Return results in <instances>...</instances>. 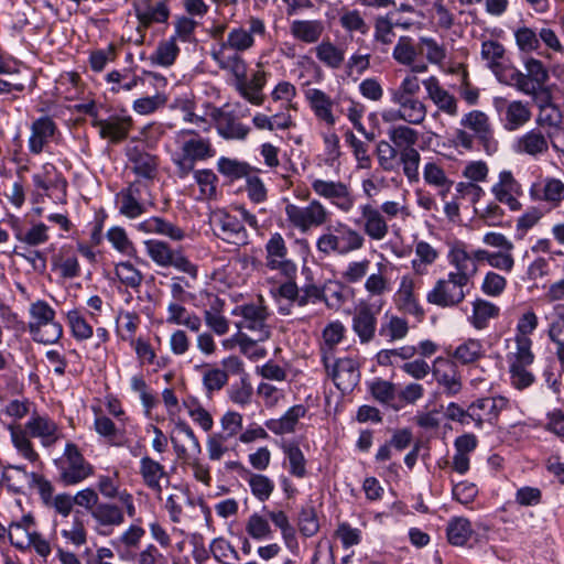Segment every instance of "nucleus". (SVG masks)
Returning a JSON list of instances; mask_svg holds the SVG:
<instances>
[{"instance_id":"f257e3e1","label":"nucleus","mask_w":564,"mask_h":564,"mask_svg":"<svg viewBox=\"0 0 564 564\" xmlns=\"http://www.w3.org/2000/svg\"><path fill=\"white\" fill-rule=\"evenodd\" d=\"M264 35L263 20L251 17L245 23L230 28L226 39L212 48L210 56L223 70H242V64L246 62L241 53L251 50L257 37Z\"/></svg>"},{"instance_id":"f03ea898","label":"nucleus","mask_w":564,"mask_h":564,"mask_svg":"<svg viewBox=\"0 0 564 564\" xmlns=\"http://www.w3.org/2000/svg\"><path fill=\"white\" fill-rule=\"evenodd\" d=\"M9 431L17 452L32 464H40L41 462L31 437L39 438L44 447L53 446L62 437L57 423L50 416L37 413L31 415L24 427L10 425Z\"/></svg>"},{"instance_id":"7ed1b4c3","label":"nucleus","mask_w":564,"mask_h":564,"mask_svg":"<svg viewBox=\"0 0 564 564\" xmlns=\"http://www.w3.org/2000/svg\"><path fill=\"white\" fill-rule=\"evenodd\" d=\"M425 54L429 63L440 65L446 58V50L435 39L431 36H421L415 41L412 36L402 35L398 39L393 51V59L402 65L410 67L412 73H426L427 63L419 61L421 54Z\"/></svg>"},{"instance_id":"20e7f679","label":"nucleus","mask_w":564,"mask_h":564,"mask_svg":"<svg viewBox=\"0 0 564 564\" xmlns=\"http://www.w3.org/2000/svg\"><path fill=\"white\" fill-rule=\"evenodd\" d=\"M366 242L361 231L344 221L328 225L316 240V249L325 257L347 256L364 248Z\"/></svg>"},{"instance_id":"39448f33","label":"nucleus","mask_w":564,"mask_h":564,"mask_svg":"<svg viewBox=\"0 0 564 564\" xmlns=\"http://www.w3.org/2000/svg\"><path fill=\"white\" fill-rule=\"evenodd\" d=\"M232 315L241 317V321L237 323L239 329L249 330L253 336H257L258 340L270 338L271 327L268 325L270 314L262 296H259L256 302L236 306Z\"/></svg>"},{"instance_id":"423d86ee","label":"nucleus","mask_w":564,"mask_h":564,"mask_svg":"<svg viewBox=\"0 0 564 564\" xmlns=\"http://www.w3.org/2000/svg\"><path fill=\"white\" fill-rule=\"evenodd\" d=\"M539 113L535 122L546 129L547 138L554 150L564 153V127L561 110L551 101L550 93L539 95Z\"/></svg>"},{"instance_id":"0eeeda50","label":"nucleus","mask_w":564,"mask_h":564,"mask_svg":"<svg viewBox=\"0 0 564 564\" xmlns=\"http://www.w3.org/2000/svg\"><path fill=\"white\" fill-rule=\"evenodd\" d=\"M284 212L289 224L301 232L325 225L330 216L327 208L317 199H312L306 206L288 203Z\"/></svg>"},{"instance_id":"6e6552de","label":"nucleus","mask_w":564,"mask_h":564,"mask_svg":"<svg viewBox=\"0 0 564 564\" xmlns=\"http://www.w3.org/2000/svg\"><path fill=\"white\" fill-rule=\"evenodd\" d=\"M467 285V283L448 273L446 278L438 279L434 283L433 288L426 293V301L442 308L455 307L465 300Z\"/></svg>"},{"instance_id":"1a4fd4ad","label":"nucleus","mask_w":564,"mask_h":564,"mask_svg":"<svg viewBox=\"0 0 564 564\" xmlns=\"http://www.w3.org/2000/svg\"><path fill=\"white\" fill-rule=\"evenodd\" d=\"M313 192L321 198L330 202L341 213H349L356 203L350 186L341 181L313 178L311 182Z\"/></svg>"},{"instance_id":"9d476101","label":"nucleus","mask_w":564,"mask_h":564,"mask_svg":"<svg viewBox=\"0 0 564 564\" xmlns=\"http://www.w3.org/2000/svg\"><path fill=\"white\" fill-rule=\"evenodd\" d=\"M61 480L67 485H76L93 475V466L84 458L74 443H67L64 456L58 465Z\"/></svg>"},{"instance_id":"9b49d317","label":"nucleus","mask_w":564,"mask_h":564,"mask_svg":"<svg viewBox=\"0 0 564 564\" xmlns=\"http://www.w3.org/2000/svg\"><path fill=\"white\" fill-rule=\"evenodd\" d=\"M265 265L279 271L286 279L295 278L297 267L288 258V247L281 234L274 232L265 243Z\"/></svg>"},{"instance_id":"f8f14e48","label":"nucleus","mask_w":564,"mask_h":564,"mask_svg":"<svg viewBox=\"0 0 564 564\" xmlns=\"http://www.w3.org/2000/svg\"><path fill=\"white\" fill-rule=\"evenodd\" d=\"M415 290V280L411 275L404 274L400 278L392 301L398 312L404 315H411L421 322L425 316V311L420 303Z\"/></svg>"},{"instance_id":"ddd939ff","label":"nucleus","mask_w":564,"mask_h":564,"mask_svg":"<svg viewBox=\"0 0 564 564\" xmlns=\"http://www.w3.org/2000/svg\"><path fill=\"white\" fill-rule=\"evenodd\" d=\"M32 181L56 203H66L67 181L53 163H44L41 171L32 175Z\"/></svg>"},{"instance_id":"4468645a","label":"nucleus","mask_w":564,"mask_h":564,"mask_svg":"<svg viewBox=\"0 0 564 564\" xmlns=\"http://www.w3.org/2000/svg\"><path fill=\"white\" fill-rule=\"evenodd\" d=\"M234 76L235 88L242 98L254 106L263 104V87L267 83V73L258 69L250 79L247 78V63L242 64V70H227Z\"/></svg>"},{"instance_id":"2eb2a0df","label":"nucleus","mask_w":564,"mask_h":564,"mask_svg":"<svg viewBox=\"0 0 564 564\" xmlns=\"http://www.w3.org/2000/svg\"><path fill=\"white\" fill-rule=\"evenodd\" d=\"M491 193L498 203L506 205L511 212L522 208L519 197L523 195V188L511 171L502 170L499 173Z\"/></svg>"},{"instance_id":"dca6fc26","label":"nucleus","mask_w":564,"mask_h":564,"mask_svg":"<svg viewBox=\"0 0 564 564\" xmlns=\"http://www.w3.org/2000/svg\"><path fill=\"white\" fill-rule=\"evenodd\" d=\"M212 221L217 230L218 237L223 240L236 246H245L248 243V231L238 216L225 210H217L214 213Z\"/></svg>"},{"instance_id":"f3484780","label":"nucleus","mask_w":564,"mask_h":564,"mask_svg":"<svg viewBox=\"0 0 564 564\" xmlns=\"http://www.w3.org/2000/svg\"><path fill=\"white\" fill-rule=\"evenodd\" d=\"M359 219L355 224L362 229L361 234L375 241L383 240L389 234V225L379 208L370 203L359 206Z\"/></svg>"},{"instance_id":"a211bd4d","label":"nucleus","mask_w":564,"mask_h":564,"mask_svg":"<svg viewBox=\"0 0 564 564\" xmlns=\"http://www.w3.org/2000/svg\"><path fill=\"white\" fill-rule=\"evenodd\" d=\"M508 403V399L501 395L477 399L470 403L473 423L477 429H481L485 423L495 424Z\"/></svg>"},{"instance_id":"6ab92c4d","label":"nucleus","mask_w":564,"mask_h":564,"mask_svg":"<svg viewBox=\"0 0 564 564\" xmlns=\"http://www.w3.org/2000/svg\"><path fill=\"white\" fill-rule=\"evenodd\" d=\"M432 375L446 395L454 397L462 391V376L455 361L437 357L433 361Z\"/></svg>"},{"instance_id":"aec40b11","label":"nucleus","mask_w":564,"mask_h":564,"mask_svg":"<svg viewBox=\"0 0 564 564\" xmlns=\"http://www.w3.org/2000/svg\"><path fill=\"white\" fill-rule=\"evenodd\" d=\"M460 124L475 133V137L482 143L488 153L497 151L498 142L494 138L489 118L485 112L473 110L462 118Z\"/></svg>"},{"instance_id":"412c9836","label":"nucleus","mask_w":564,"mask_h":564,"mask_svg":"<svg viewBox=\"0 0 564 564\" xmlns=\"http://www.w3.org/2000/svg\"><path fill=\"white\" fill-rule=\"evenodd\" d=\"M550 138L540 129L533 128L517 137L512 144V151L518 155L540 158L549 152Z\"/></svg>"},{"instance_id":"4be33fe9","label":"nucleus","mask_w":564,"mask_h":564,"mask_svg":"<svg viewBox=\"0 0 564 564\" xmlns=\"http://www.w3.org/2000/svg\"><path fill=\"white\" fill-rule=\"evenodd\" d=\"M57 132V126L50 116H42L35 119L30 127L29 152L33 155L44 152Z\"/></svg>"},{"instance_id":"5701e85b","label":"nucleus","mask_w":564,"mask_h":564,"mask_svg":"<svg viewBox=\"0 0 564 564\" xmlns=\"http://www.w3.org/2000/svg\"><path fill=\"white\" fill-rule=\"evenodd\" d=\"M133 10L139 30L148 29L154 23H165L170 17V9L164 0H134Z\"/></svg>"},{"instance_id":"b1692460","label":"nucleus","mask_w":564,"mask_h":564,"mask_svg":"<svg viewBox=\"0 0 564 564\" xmlns=\"http://www.w3.org/2000/svg\"><path fill=\"white\" fill-rule=\"evenodd\" d=\"M529 195L533 202H545L551 208H556L564 200V183L555 177H545L532 183Z\"/></svg>"},{"instance_id":"393cba45","label":"nucleus","mask_w":564,"mask_h":564,"mask_svg":"<svg viewBox=\"0 0 564 564\" xmlns=\"http://www.w3.org/2000/svg\"><path fill=\"white\" fill-rule=\"evenodd\" d=\"M97 489L101 496L107 499L117 498L122 503L127 514L130 518L135 516L137 510L133 502V497L126 489L120 490L118 471H115L112 475H99L97 480Z\"/></svg>"},{"instance_id":"a878e982","label":"nucleus","mask_w":564,"mask_h":564,"mask_svg":"<svg viewBox=\"0 0 564 564\" xmlns=\"http://www.w3.org/2000/svg\"><path fill=\"white\" fill-rule=\"evenodd\" d=\"M501 112L505 130L513 132L525 126L531 120V109L528 102L522 100H501V106L497 107Z\"/></svg>"},{"instance_id":"bb28decb","label":"nucleus","mask_w":564,"mask_h":564,"mask_svg":"<svg viewBox=\"0 0 564 564\" xmlns=\"http://www.w3.org/2000/svg\"><path fill=\"white\" fill-rule=\"evenodd\" d=\"M377 313L367 303L359 304L351 319V328L360 344H369L376 336Z\"/></svg>"},{"instance_id":"cd10ccee","label":"nucleus","mask_w":564,"mask_h":564,"mask_svg":"<svg viewBox=\"0 0 564 564\" xmlns=\"http://www.w3.org/2000/svg\"><path fill=\"white\" fill-rule=\"evenodd\" d=\"M422 85L425 88L429 99H431L441 112L451 117L457 116V99L441 85L436 76H430L423 79Z\"/></svg>"},{"instance_id":"c85d7f7f","label":"nucleus","mask_w":564,"mask_h":564,"mask_svg":"<svg viewBox=\"0 0 564 564\" xmlns=\"http://www.w3.org/2000/svg\"><path fill=\"white\" fill-rule=\"evenodd\" d=\"M133 120L130 116H110L108 119L93 120V127L97 128L102 139H108L112 143L124 140L131 128Z\"/></svg>"},{"instance_id":"c756f323","label":"nucleus","mask_w":564,"mask_h":564,"mask_svg":"<svg viewBox=\"0 0 564 564\" xmlns=\"http://www.w3.org/2000/svg\"><path fill=\"white\" fill-rule=\"evenodd\" d=\"M335 386L341 391L351 390L359 380L357 362L351 358L337 359L326 369Z\"/></svg>"},{"instance_id":"7c9ffc66","label":"nucleus","mask_w":564,"mask_h":564,"mask_svg":"<svg viewBox=\"0 0 564 564\" xmlns=\"http://www.w3.org/2000/svg\"><path fill=\"white\" fill-rule=\"evenodd\" d=\"M35 479L36 473H28L23 466L7 465L2 468L0 484L11 492L24 494L34 487Z\"/></svg>"},{"instance_id":"2f4dec72","label":"nucleus","mask_w":564,"mask_h":564,"mask_svg":"<svg viewBox=\"0 0 564 564\" xmlns=\"http://www.w3.org/2000/svg\"><path fill=\"white\" fill-rule=\"evenodd\" d=\"M325 33V23L322 20L296 19L290 23L292 37L304 44H318Z\"/></svg>"},{"instance_id":"473e14b6","label":"nucleus","mask_w":564,"mask_h":564,"mask_svg":"<svg viewBox=\"0 0 564 564\" xmlns=\"http://www.w3.org/2000/svg\"><path fill=\"white\" fill-rule=\"evenodd\" d=\"M448 262L455 268L449 274L455 275L465 283H469L474 275L477 273V264L470 253L459 245L454 246L448 252Z\"/></svg>"},{"instance_id":"72a5a7b5","label":"nucleus","mask_w":564,"mask_h":564,"mask_svg":"<svg viewBox=\"0 0 564 564\" xmlns=\"http://www.w3.org/2000/svg\"><path fill=\"white\" fill-rule=\"evenodd\" d=\"M181 135H189L188 139H184L181 143L180 153H182L184 156L188 158L195 163L197 161H204L214 156L215 152L209 140L200 138L192 130L182 131Z\"/></svg>"},{"instance_id":"f704fd0d","label":"nucleus","mask_w":564,"mask_h":564,"mask_svg":"<svg viewBox=\"0 0 564 564\" xmlns=\"http://www.w3.org/2000/svg\"><path fill=\"white\" fill-rule=\"evenodd\" d=\"M218 133L227 140H245L250 128L241 123L232 112L217 110L214 115Z\"/></svg>"},{"instance_id":"c9c22d12","label":"nucleus","mask_w":564,"mask_h":564,"mask_svg":"<svg viewBox=\"0 0 564 564\" xmlns=\"http://www.w3.org/2000/svg\"><path fill=\"white\" fill-rule=\"evenodd\" d=\"M139 474L143 484L158 495L162 494V479L169 480L165 467L150 456H143L139 464Z\"/></svg>"},{"instance_id":"e433bc0d","label":"nucleus","mask_w":564,"mask_h":564,"mask_svg":"<svg viewBox=\"0 0 564 564\" xmlns=\"http://www.w3.org/2000/svg\"><path fill=\"white\" fill-rule=\"evenodd\" d=\"M304 95L315 117L328 126H334L336 119L332 98L318 88H308Z\"/></svg>"},{"instance_id":"4c0bfd02","label":"nucleus","mask_w":564,"mask_h":564,"mask_svg":"<svg viewBox=\"0 0 564 564\" xmlns=\"http://www.w3.org/2000/svg\"><path fill=\"white\" fill-rule=\"evenodd\" d=\"M175 431L186 438V445L178 444L174 437L171 438L176 456L180 459L199 457L202 446L193 429L185 421H178L175 423Z\"/></svg>"},{"instance_id":"58836bf2","label":"nucleus","mask_w":564,"mask_h":564,"mask_svg":"<svg viewBox=\"0 0 564 564\" xmlns=\"http://www.w3.org/2000/svg\"><path fill=\"white\" fill-rule=\"evenodd\" d=\"M128 159L132 171L140 177L153 180L158 173V158L134 147L128 150Z\"/></svg>"},{"instance_id":"ea45409f","label":"nucleus","mask_w":564,"mask_h":564,"mask_svg":"<svg viewBox=\"0 0 564 564\" xmlns=\"http://www.w3.org/2000/svg\"><path fill=\"white\" fill-rule=\"evenodd\" d=\"M307 409L303 404L291 406L280 419H272L265 422V426L275 435L290 434L295 432L300 419L304 417Z\"/></svg>"},{"instance_id":"a19ab883","label":"nucleus","mask_w":564,"mask_h":564,"mask_svg":"<svg viewBox=\"0 0 564 564\" xmlns=\"http://www.w3.org/2000/svg\"><path fill=\"white\" fill-rule=\"evenodd\" d=\"M391 102L400 107L402 121L412 126H420L427 115L426 105L419 98H390Z\"/></svg>"},{"instance_id":"79ce46f5","label":"nucleus","mask_w":564,"mask_h":564,"mask_svg":"<svg viewBox=\"0 0 564 564\" xmlns=\"http://www.w3.org/2000/svg\"><path fill=\"white\" fill-rule=\"evenodd\" d=\"M137 228L142 232L165 236L175 241H180L185 237V232L181 227L156 216L139 223Z\"/></svg>"},{"instance_id":"37998d69","label":"nucleus","mask_w":564,"mask_h":564,"mask_svg":"<svg viewBox=\"0 0 564 564\" xmlns=\"http://www.w3.org/2000/svg\"><path fill=\"white\" fill-rule=\"evenodd\" d=\"M410 332L406 318L394 314H384V318L379 327V335L388 343L403 340Z\"/></svg>"},{"instance_id":"c03bdc74","label":"nucleus","mask_w":564,"mask_h":564,"mask_svg":"<svg viewBox=\"0 0 564 564\" xmlns=\"http://www.w3.org/2000/svg\"><path fill=\"white\" fill-rule=\"evenodd\" d=\"M346 328L340 321L330 322L323 329V344L321 346V350L322 360L326 369L329 368L333 350L343 340Z\"/></svg>"},{"instance_id":"a18cd8bd","label":"nucleus","mask_w":564,"mask_h":564,"mask_svg":"<svg viewBox=\"0 0 564 564\" xmlns=\"http://www.w3.org/2000/svg\"><path fill=\"white\" fill-rule=\"evenodd\" d=\"M183 302H170L167 305L166 322L173 325H182L192 332H199L202 319L195 313H191L182 305Z\"/></svg>"},{"instance_id":"49530a36","label":"nucleus","mask_w":564,"mask_h":564,"mask_svg":"<svg viewBox=\"0 0 564 564\" xmlns=\"http://www.w3.org/2000/svg\"><path fill=\"white\" fill-rule=\"evenodd\" d=\"M91 517L98 527L102 529L119 527L124 522L122 509L109 502H99L91 511Z\"/></svg>"},{"instance_id":"de8ad7c7","label":"nucleus","mask_w":564,"mask_h":564,"mask_svg":"<svg viewBox=\"0 0 564 564\" xmlns=\"http://www.w3.org/2000/svg\"><path fill=\"white\" fill-rule=\"evenodd\" d=\"M33 518L28 514L23 516L18 522H12L8 528V536L12 545L24 550L31 546L32 535L34 534Z\"/></svg>"},{"instance_id":"09e8293b","label":"nucleus","mask_w":564,"mask_h":564,"mask_svg":"<svg viewBox=\"0 0 564 564\" xmlns=\"http://www.w3.org/2000/svg\"><path fill=\"white\" fill-rule=\"evenodd\" d=\"M423 180L430 186L437 188L438 195L443 199L447 196L453 186V181L447 177L444 169L433 161L424 164Z\"/></svg>"},{"instance_id":"8fccbe9b","label":"nucleus","mask_w":564,"mask_h":564,"mask_svg":"<svg viewBox=\"0 0 564 564\" xmlns=\"http://www.w3.org/2000/svg\"><path fill=\"white\" fill-rule=\"evenodd\" d=\"M317 59L326 67L338 69L345 61V50L334 44L329 39L323 40L314 47Z\"/></svg>"},{"instance_id":"3c124183","label":"nucleus","mask_w":564,"mask_h":564,"mask_svg":"<svg viewBox=\"0 0 564 564\" xmlns=\"http://www.w3.org/2000/svg\"><path fill=\"white\" fill-rule=\"evenodd\" d=\"M485 356V348L479 339L469 338L459 344L452 354L454 361L463 366L471 365Z\"/></svg>"},{"instance_id":"603ef678","label":"nucleus","mask_w":564,"mask_h":564,"mask_svg":"<svg viewBox=\"0 0 564 564\" xmlns=\"http://www.w3.org/2000/svg\"><path fill=\"white\" fill-rule=\"evenodd\" d=\"M447 540L452 545L463 546L473 536L474 530L470 521L465 517H453L446 528Z\"/></svg>"},{"instance_id":"864d4df0","label":"nucleus","mask_w":564,"mask_h":564,"mask_svg":"<svg viewBox=\"0 0 564 564\" xmlns=\"http://www.w3.org/2000/svg\"><path fill=\"white\" fill-rule=\"evenodd\" d=\"M500 308L482 299H477L473 302V314L469 317L470 324L476 329H485L491 318L498 317Z\"/></svg>"},{"instance_id":"5fc2aeb1","label":"nucleus","mask_w":564,"mask_h":564,"mask_svg":"<svg viewBox=\"0 0 564 564\" xmlns=\"http://www.w3.org/2000/svg\"><path fill=\"white\" fill-rule=\"evenodd\" d=\"M389 141L399 150H413L419 141V132L410 126L399 124L391 127L388 132Z\"/></svg>"},{"instance_id":"6e6d98bb","label":"nucleus","mask_w":564,"mask_h":564,"mask_svg":"<svg viewBox=\"0 0 564 564\" xmlns=\"http://www.w3.org/2000/svg\"><path fill=\"white\" fill-rule=\"evenodd\" d=\"M283 454L288 463L289 473L296 478H304L307 475L306 459L295 443H285L282 445Z\"/></svg>"},{"instance_id":"4d7b16f0","label":"nucleus","mask_w":564,"mask_h":564,"mask_svg":"<svg viewBox=\"0 0 564 564\" xmlns=\"http://www.w3.org/2000/svg\"><path fill=\"white\" fill-rule=\"evenodd\" d=\"M127 420L120 419V425L117 426L109 417L98 415L94 423L95 430L99 435L107 437L113 445H121Z\"/></svg>"},{"instance_id":"13d9d810","label":"nucleus","mask_w":564,"mask_h":564,"mask_svg":"<svg viewBox=\"0 0 564 564\" xmlns=\"http://www.w3.org/2000/svg\"><path fill=\"white\" fill-rule=\"evenodd\" d=\"M29 332L34 341L44 345L56 344L63 336V327L55 318L52 322L31 326Z\"/></svg>"},{"instance_id":"bf43d9fd","label":"nucleus","mask_w":564,"mask_h":564,"mask_svg":"<svg viewBox=\"0 0 564 564\" xmlns=\"http://www.w3.org/2000/svg\"><path fill=\"white\" fill-rule=\"evenodd\" d=\"M524 68L530 84L535 88L536 97L547 93L544 89V86L547 83L550 76L544 64L540 59L531 57L525 61Z\"/></svg>"},{"instance_id":"052dcab7","label":"nucleus","mask_w":564,"mask_h":564,"mask_svg":"<svg viewBox=\"0 0 564 564\" xmlns=\"http://www.w3.org/2000/svg\"><path fill=\"white\" fill-rule=\"evenodd\" d=\"M417 352L415 346L406 345L392 349H381L376 355V362L382 367L394 366L398 360H410Z\"/></svg>"},{"instance_id":"680f3d73","label":"nucleus","mask_w":564,"mask_h":564,"mask_svg":"<svg viewBox=\"0 0 564 564\" xmlns=\"http://www.w3.org/2000/svg\"><path fill=\"white\" fill-rule=\"evenodd\" d=\"M415 259L412 260V269L417 274H424L426 267L433 264L438 258V251L426 241L415 243Z\"/></svg>"},{"instance_id":"e2e57ef3","label":"nucleus","mask_w":564,"mask_h":564,"mask_svg":"<svg viewBox=\"0 0 564 564\" xmlns=\"http://www.w3.org/2000/svg\"><path fill=\"white\" fill-rule=\"evenodd\" d=\"M246 480L250 487L251 494L260 502L267 501L274 490L273 480L263 474H254L249 471L247 474Z\"/></svg>"},{"instance_id":"0e129e2a","label":"nucleus","mask_w":564,"mask_h":564,"mask_svg":"<svg viewBox=\"0 0 564 564\" xmlns=\"http://www.w3.org/2000/svg\"><path fill=\"white\" fill-rule=\"evenodd\" d=\"M376 155L382 171L393 172L397 170V158L400 156V151L390 141H379L376 147Z\"/></svg>"},{"instance_id":"69168bd1","label":"nucleus","mask_w":564,"mask_h":564,"mask_svg":"<svg viewBox=\"0 0 564 564\" xmlns=\"http://www.w3.org/2000/svg\"><path fill=\"white\" fill-rule=\"evenodd\" d=\"M140 324V317L133 312H120L116 318L118 336L126 341L133 343Z\"/></svg>"},{"instance_id":"338daca9","label":"nucleus","mask_w":564,"mask_h":564,"mask_svg":"<svg viewBox=\"0 0 564 564\" xmlns=\"http://www.w3.org/2000/svg\"><path fill=\"white\" fill-rule=\"evenodd\" d=\"M15 238L29 247H36L48 240V227L43 223L35 224L28 230L17 227Z\"/></svg>"},{"instance_id":"774afa93","label":"nucleus","mask_w":564,"mask_h":564,"mask_svg":"<svg viewBox=\"0 0 564 564\" xmlns=\"http://www.w3.org/2000/svg\"><path fill=\"white\" fill-rule=\"evenodd\" d=\"M178 52L180 48L176 45L175 36H171L169 40H165L158 45L155 52L151 56V61L154 64L167 67L175 62Z\"/></svg>"}]
</instances>
